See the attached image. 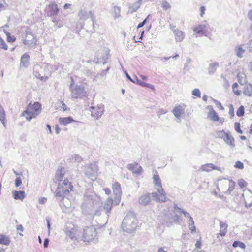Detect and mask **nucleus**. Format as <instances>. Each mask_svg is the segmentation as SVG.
<instances>
[{
    "label": "nucleus",
    "instance_id": "1",
    "mask_svg": "<svg viewBox=\"0 0 252 252\" xmlns=\"http://www.w3.org/2000/svg\"><path fill=\"white\" fill-rule=\"evenodd\" d=\"M137 226V220L135 214L132 212L127 213L124 218L121 227L123 231L131 233L134 231Z\"/></svg>",
    "mask_w": 252,
    "mask_h": 252
},
{
    "label": "nucleus",
    "instance_id": "2",
    "mask_svg": "<svg viewBox=\"0 0 252 252\" xmlns=\"http://www.w3.org/2000/svg\"><path fill=\"white\" fill-rule=\"evenodd\" d=\"M156 174H154L153 183L156 187L157 191L152 193V196L157 201L163 202L166 201L165 192L164 191L161 183V180L157 171H155Z\"/></svg>",
    "mask_w": 252,
    "mask_h": 252
},
{
    "label": "nucleus",
    "instance_id": "3",
    "mask_svg": "<svg viewBox=\"0 0 252 252\" xmlns=\"http://www.w3.org/2000/svg\"><path fill=\"white\" fill-rule=\"evenodd\" d=\"M78 16L80 20L85 21L88 19H90V23H87L86 25V28L87 31H89L92 32H94V20L95 16L93 14L92 11L87 12V11L81 10L78 13Z\"/></svg>",
    "mask_w": 252,
    "mask_h": 252
},
{
    "label": "nucleus",
    "instance_id": "4",
    "mask_svg": "<svg viewBox=\"0 0 252 252\" xmlns=\"http://www.w3.org/2000/svg\"><path fill=\"white\" fill-rule=\"evenodd\" d=\"M97 236L96 230L94 226L86 227L83 229V240L84 242L94 241L97 242L95 239Z\"/></svg>",
    "mask_w": 252,
    "mask_h": 252
},
{
    "label": "nucleus",
    "instance_id": "5",
    "mask_svg": "<svg viewBox=\"0 0 252 252\" xmlns=\"http://www.w3.org/2000/svg\"><path fill=\"white\" fill-rule=\"evenodd\" d=\"M70 88L71 91V95L74 98H81L85 95L86 92L84 88L81 85L71 84Z\"/></svg>",
    "mask_w": 252,
    "mask_h": 252
},
{
    "label": "nucleus",
    "instance_id": "6",
    "mask_svg": "<svg viewBox=\"0 0 252 252\" xmlns=\"http://www.w3.org/2000/svg\"><path fill=\"white\" fill-rule=\"evenodd\" d=\"M97 171V168L95 163H91L86 169L85 176L89 179L94 181L95 179V175Z\"/></svg>",
    "mask_w": 252,
    "mask_h": 252
},
{
    "label": "nucleus",
    "instance_id": "7",
    "mask_svg": "<svg viewBox=\"0 0 252 252\" xmlns=\"http://www.w3.org/2000/svg\"><path fill=\"white\" fill-rule=\"evenodd\" d=\"M69 192L68 188H65L63 186L59 184L54 194L56 197L62 200L64 198L65 195H67Z\"/></svg>",
    "mask_w": 252,
    "mask_h": 252
},
{
    "label": "nucleus",
    "instance_id": "8",
    "mask_svg": "<svg viewBox=\"0 0 252 252\" xmlns=\"http://www.w3.org/2000/svg\"><path fill=\"white\" fill-rule=\"evenodd\" d=\"M113 191L115 195L114 203L115 205H118L121 201L122 190L120 184L116 182L113 185Z\"/></svg>",
    "mask_w": 252,
    "mask_h": 252
},
{
    "label": "nucleus",
    "instance_id": "9",
    "mask_svg": "<svg viewBox=\"0 0 252 252\" xmlns=\"http://www.w3.org/2000/svg\"><path fill=\"white\" fill-rule=\"evenodd\" d=\"M37 40L34 36L29 31L26 32V38L23 41L25 45H28L30 47L35 45Z\"/></svg>",
    "mask_w": 252,
    "mask_h": 252
},
{
    "label": "nucleus",
    "instance_id": "10",
    "mask_svg": "<svg viewBox=\"0 0 252 252\" xmlns=\"http://www.w3.org/2000/svg\"><path fill=\"white\" fill-rule=\"evenodd\" d=\"M43 70V69L40 65L38 64L35 65L33 67V75L36 78L40 79L41 81H45L48 77L42 75Z\"/></svg>",
    "mask_w": 252,
    "mask_h": 252
},
{
    "label": "nucleus",
    "instance_id": "11",
    "mask_svg": "<svg viewBox=\"0 0 252 252\" xmlns=\"http://www.w3.org/2000/svg\"><path fill=\"white\" fill-rule=\"evenodd\" d=\"M45 11L48 16H53L56 15L58 12L59 9L57 7V4L55 3H52L49 4L45 9Z\"/></svg>",
    "mask_w": 252,
    "mask_h": 252
},
{
    "label": "nucleus",
    "instance_id": "12",
    "mask_svg": "<svg viewBox=\"0 0 252 252\" xmlns=\"http://www.w3.org/2000/svg\"><path fill=\"white\" fill-rule=\"evenodd\" d=\"M77 230L73 225L66 226L65 228V232L71 239H74L76 237Z\"/></svg>",
    "mask_w": 252,
    "mask_h": 252
},
{
    "label": "nucleus",
    "instance_id": "13",
    "mask_svg": "<svg viewBox=\"0 0 252 252\" xmlns=\"http://www.w3.org/2000/svg\"><path fill=\"white\" fill-rule=\"evenodd\" d=\"M27 108L33 111L35 115H38L41 111V105L38 102H35L33 104L30 103Z\"/></svg>",
    "mask_w": 252,
    "mask_h": 252
},
{
    "label": "nucleus",
    "instance_id": "14",
    "mask_svg": "<svg viewBox=\"0 0 252 252\" xmlns=\"http://www.w3.org/2000/svg\"><path fill=\"white\" fill-rule=\"evenodd\" d=\"M242 197L245 200V206L247 208L252 206V192L248 190L242 194Z\"/></svg>",
    "mask_w": 252,
    "mask_h": 252
},
{
    "label": "nucleus",
    "instance_id": "15",
    "mask_svg": "<svg viewBox=\"0 0 252 252\" xmlns=\"http://www.w3.org/2000/svg\"><path fill=\"white\" fill-rule=\"evenodd\" d=\"M91 115L93 117H96L97 119H99L104 113V106L102 104H100L96 107L95 112H91Z\"/></svg>",
    "mask_w": 252,
    "mask_h": 252
},
{
    "label": "nucleus",
    "instance_id": "16",
    "mask_svg": "<svg viewBox=\"0 0 252 252\" xmlns=\"http://www.w3.org/2000/svg\"><path fill=\"white\" fill-rule=\"evenodd\" d=\"M221 183L224 185H228L229 188L227 191L225 192L226 194H230L231 192L234 190L235 186V182L233 181L232 180H230L227 181L226 179H224L223 180H221Z\"/></svg>",
    "mask_w": 252,
    "mask_h": 252
},
{
    "label": "nucleus",
    "instance_id": "17",
    "mask_svg": "<svg viewBox=\"0 0 252 252\" xmlns=\"http://www.w3.org/2000/svg\"><path fill=\"white\" fill-rule=\"evenodd\" d=\"M222 132L225 135L224 137H223V138L225 143L231 148H234L235 145L234 144V139L233 137L228 133H225L223 130H222Z\"/></svg>",
    "mask_w": 252,
    "mask_h": 252
},
{
    "label": "nucleus",
    "instance_id": "18",
    "mask_svg": "<svg viewBox=\"0 0 252 252\" xmlns=\"http://www.w3.org/2000/svg\"><path fill=\"white\" fill-rule=\"evenodd\" d=\"M115 205L114 200H112L111 198H108L105 202L103 209L106 214L108 213L111 210L112 206Z\"/></svg>",
    "mask_w": 252,
    "mask_h": 252
},
{
    "label": "nucleus",
    "instance_id": "19",
    "mask_svg": "<svg viewBox=\"0 0 252 252\" xmlns=\"http://www.w3.org/2000/svg\"><path fill=\"white\" fill-rule=\"evenodd\" d=\"M244 46V44H238L234 48L235 53L236 56L239 58H242L243 57V54L246 51Z\"/></svg>",
    "mask_w": 252,
    "mask_h": 252
},
{
    "label": "nucleus",
    "instance_id": "20",
    "mask_svg": "<svg viewBox=\"0 0 252 252\" xmlns=\"http://www.w3.org/2000/svg\"><path fill=\"white\" fill-rule=\"evenodd\" d=\"M228 227V225L220 221V233L217 234V238L219 237V235L221 236H224L226 235L227 232V229Z\"/></svg>",
    "mask_w": 252,
    "mask_h": 252
},
{
    "label": "nucleus",
    "instance_id": "21",
    "mask_svg": "<svg viewBox=\"0 0 252 252\" xmlns=\"http://www.w3.org/2000/svg\"><path fill=\"white\" fill-rule=\"evenodd\" d=\"M29 55L26 53L24 54L21 58V66L27 68L29 65Z\"/></svg>",
    "mask_w": 252,
    "mask_h": 252
},
{
    "label": "nucleus",
    "instance_id": "22",
    "mask_svg": "<svg viewBox=\"0 0 252 252\" xmlns=\"http://www.w3.org/2000/svg\"><path fill=\"white\" fill-rule=\"evenodd\" d=\"M173 33L175 35V40L177 42H181L184 38V32L179 29H174Z\"/></svg>",
    "mask_w": 252,
    "mask_h": 252
},
{
    "label": "nucleus",
    "instance_id": "23",
    "mask_svg": "<svg viewBox=\"0 0 252 252\" xmlns=\"http://www.w3.org/2000/svg\"><path fill=\"white\" fill-rule=\"evenodd\" d=\"M150 200V194L146 193L142 195L139 198V203L140 205L145 206L147 205Z\"/></svg>",
    "mask_w": 252,
    "mask_h": 252
},
{
    "label": "nucleus",
    "instance_id": "24",
    "mask_svg": "<svg viewBox=\"0 0 252 252\" xmlns=\"http://www.w3.org/2000/svg\"><path fill=\"white\" fill-rule=\"evenodd\" d=\"M172 113L176 118L179 119L181 117L182 115L184 113V111L181 106L178 105L174 107L172 111Z\"/></svg>",
    "mask_w": 252,
    "mask_h": 252
},
{
    "label": "nucleus",
    "instance_id": "25",
    "mask_svg": "<svg viewBox=\"0 0 252 252\" xmlns=\"http://www.w3.org/2000/svg\"><path fill=\"white\" fill-rule=\"evenodd\" d=\"M22 115L25 116L26 120L28 121H30L33 118H35L37 116L35 115L33 111H31L28 108L23 112Z\"/></svg>",
    "mask_w": 252,
    "mask_h": 252
},
{
    "label": "nucleus",
    "instance_id": "26",
    "mask_svg": "<svg viewBox=\"0 0 252 252\" xmlns=\"http://www.w3.org/2000/svg\"><path fill=\"white\" fill-rule=\"evenodd\" d=\"M13 197L15 199L22 200L25 197V193L24 191H13Z\"/></svg>",
    "mask_w": 252,
    "mask_h": 252
},
{
    "label": "nucleus",
    "instance_id": "27",
    "mask_svg": "<svg viewBox=\"0 0 252 252\" xmlns=\"http://www.w3.org/2000/svg\"><path fill=\"white\" fill-rule=\"evenodd\" d=\"M217 167L212 163H208L201 166L200 170L202 171L210 172L213 169H216Z\"/></svg>",
    "mask_w": 252,
    "mask_h": 252
},
{
    "label": "nucleus",
    "instance_id": "28",
    "mask_svg": "<svg viewBox=\"0 0 252 252\" xmlns=\"http://www.w3.org/2000/svg\"><path fill=\"white\" fill-rule=\"evenodd\" d=\"M59 122L61 125L65 126L67 124H69L72 122L76 121H74L72 117L69 116L65 118H60L59 119Z\"/></svg>",
    "mask_w": 252,
    "mask_h": 252
},
{
    "label": "nucleus",
    "instance_id": "29",
    "mask_svg": "<svg viewBox=\"0 0 252 252\" xmlns=\"http://www.w3.org/2000/svg\"><path fill=\"white\" fill-rule=\"evenodd\" d=\"M65 173V169L62 168L60 170H57L56 172V179L58 181H61L64 177Z\"/></svg>",
    "mask_w": 252,
    "mask_h": 252
},
{
    "label": "nucleus",
    "instance_id": "30",
    "mask_svg": "<svg viewBox=\"0 0 252 252\" xmlns=\"http://www.w3.org/2000/svg\"><path fill=\"white\" fill-rule=\"evenodd\" d=\"M206 26L204 24H200L194 27L193 31L198 34H204V31L205 30Z\"/></svg>",
    "mask_w": 252,
    "mask_h": 252
},
{
    "label": "nucleus",
    "instance_id": "31",
    "mask_svg": "<svg viewBox=\"0 0 252 252\" xmlns=\"http://www.w3.org/2000/svg\"><path fill=\"white\" fill-rule=\"evenodd\" d=\"M244 94L248 96L252 95V85L249 84L246 85L244 89Z\"/></svg>",
    "mask_w": 252,
    "mask_h": 252
},
{
    "label": "nucleus",
    "instance_id": "32",
    "mask_svg": "<svg viewBox=\"0 0 252 252\" xmlns=\"http://www.w3.org/2000/svg\"><path fill=\"white\" fill-rule=\"evenodd\" d=\"M219 66V63H210L208 68V72L210 74H213L216 71L217 68Z\"/></svg>",
    "mask_w": 252,
    "mask_h": 252
},
{
    "label": "nucleus",
    "instance_id": "33",
    "mask_svg": "<svg viewBox=\"0 0 252 252\" xmlns=\"http://www.w3.org/2000/svg\"><path fill=\"white\" fill-rule=\"evenodd\" d=\"M5 112L2 106L0 104V121L2 122L4 126L5 127Z\"/></svg>",
    "mask_w": 252,
    "mask_h": 252
},
{
    "label": "nucleus",
    "instance_id": "34",
    "mask_svg": "<svg viewBox=\"0 0 252 252\" xmlns=\"http://www.w3.org/2000/svg\"><path fill=\"white\" fill-rule=\"evenodd\" d=\"M135 80L136 81L137 84L141 85V86L147 87L149 88H154V86L148 83H146L140 80H139L137 76H135Z\"/></svg>",
    "mask_w": 252,
    "mask_h": 252
},
{
    "label": "nucleus",
    "instance_id": "35",
    "mask_svg": "<svg viewBox=\"0 0 252 252\" xmlns=\"http://www.w3.org/2000/svg\"><path fill=\"white\" fill-rule=\"evenodd\" d=\"M208 116L213 121H217L219 120V117L217 113L213 110L210 111L208 113Z\"/></svg>",
    "mask_w": 252,
    "mask_h": 252
},
{
    "label": "nucleus",
    "instance_id": "36",
    "mask_svg": "<svg viewBox=\"0 0 252 252\" xmlns=\"http://www.w3.org/2000/svg\"><path fill=\"white\" fill-rule=\"evenodd\" d=\"M121 8L119 6H115L113 8V16L114 19L118 18L121 16Z\"/></svg>",
    "mask_w": 252,
    "mask_h": 252
},
{
    "label": "nucleus",
    "instance_id": "37",
    "mask_svg": "<svg viewBox=\"0 0 252 252\" xmlns=\"http://www.w3.org/2000/svg\"><path fill=\"white\" fill-rule=\"evenodd\" d=\"M10 241L9 238L4 235H0V244L8 245Z\"/></svg>",
    "mask_w": 252,
    "mask_h": 252
},
{
    "label": "nucleus",
    "instance_id": "38",
    "mask_svg": "<svg viewBox=\"0 0 252 252\" xmlns=\"http://www.w3.org/2000/svg\"><path fill=\"white\" fill-rule=\"evenodd\" d=\"M140 5L141 0H139L130 6L129 8L131 10V12H136L139 8Z\"/></svg>",
    "mask_w": 252,
    "mask_h": 252
},
{
    "label": "nucleus",
    "instance_id": "39",
    "mask_svg": "<svg viewBox=\"0 0 252 252\" xmlns=\"http://www.w3.org/2000/svg\"><path fill=\"white\" fill-rule=\"evenodd\" d=\"M61 185L63 186L65 188H68L69 190V191L72 190L73 188L71 183L68 181V179L64 180L63 183Z\"/></svg>",
    "mask_w": 252,
    "mask_h": 252
},
{
    "label": "nucleus",
    "instance_id": "40",
    "mask_svg": "<svg viewBox=\"0 0 252 252\" xmlns=\"http://www.w3.org/2000/svg\"><path fill=\"white\" fill-rule=\"evenodd\" d=\"M232 246L234 248H236L237 247H239L242 249H245V248H246V245L244 243H243V242H240V241H234L232 244Z\"/></svg>",
    "mask_w": 252,
    "mask_h": 252
},
{
    "label": "nucleus",
    "instance_id": "41",
    "mask_svg": "<svg viewBox=\"0 0 252 252\" xmlns=\"http://www.w3.org/2000/svg\"><path fill=\"white\" fill-rule=\"evenodd\" d=\"M245 108L242 105L240 106L236 112V115L239 116H243L244 114Z\"/></svg>",
    "mask_w": 252,
    "mask_h": 252
},
{
    "label": "nucleus",
    "instance_id": "42",
    "mask_svg": "<svg viewBox=\"0 0 252 252\" xmlns=\"http://www.w3.org/2000/svg\"><path fill=\"white\" fill-rule=\"evenodd\" d=\"M0 48L7 50L8 46L4 40L0 36Z\"/></svg>",
    "mask_w": 252,
    "mask_h": 252
},
{
    "label": "nucleus",
    "instance_id": "43",
    "mask_svg": "<svg viewBox=\"0 0 252 252\" xmlns=\"http://www.w3.org/2000/svg\"><path fill=\"white\" fill-rule=\"evenodd\" d=\"M5 33L7 35V39L8 42H13L14 41H15L16 38L14 36H11L10 34L8 32H5Z\"/></svg>",
    "mask_w": 252,
    "mask_h": 252
},
{
    "label": "nucleus",
    "instance_id": "44",
    "mask_svg": "<svg viewBox=\"0 0 252 252\" xmlns=\"http://www.w3.org/2000/svg\"><path fill=\"white\" fill-rule=\"evenodd\" d=\"M235 129L239 133L242 134L243 133L242 130L240 128V125L238 122H235L234 124Z\"/></svg>",
    "mask_w": 252,
    "mask_h": 252
},
{
    "label": "nucleus",
    "instance_id": "45",
    "mask_svg": "<svg viewBox=\"0 0 252 252\" xmlns=\"http://www.w3.org/2000/svg\"><path fill=\"white\" fill-rule=\"evenodd\" d=\"M238 184L241 188L245 187L247 185V182L243 179H239Z\"/></svg>",
    "mask_w": 252,
    "mask_h": 252
},
{
    "label": "nucleus",
    "instance_id": "46",
    "mask_svg": "<svg viewBox=\"0 0 252 252\" xmlns=\"http://www.w3.org/2000/svg\"><path fill=\"white\" fill-rule=\"evenodd\" d=\"M137 165L138 163L136 162H135L133 164H128L127 165V168L128 170L133 171L134 169L137 167Z\"/></svg>",
    "mask_w": 252,
    "mask_h": 252
},
{
    "label": "nucleus",
    "instance_id": "47",
    "mask_svg": "<svg viewBox=\"0 0 252 252\" xmlns=\"http://www.w3.org/2000/svg\"><path fill=\"white\" fill-rule=\"evenodd\" d=\"M192 94L198 97H200L201 96L200 90L197 88L194 89L192 90Z\"/></svg>",
    "mask_w": 252,
    "mask_h": 252
},
{
    "label": "nucleus",
    "instance_id": "48",
    "mask_svg": "<svg viewBox=\"0 0 252 252\" xmlns=\"http://www.w3.org/2000/svg\"><path fill=\"white\" fill-rule=\"evenodd\" d=\"M229 108V114L231 116V118H232L234 116V110L233 106L232 104H229L228 106Z\"/></svg>",
    "mask_w": 252,
    "mask_h": 252
},
{
    "label": "nucleus",
    "instance_id": "49",
    "mask_svg": "<svg viewBox=\"0 0 252 252\" xmlns=\"http://www.w3.org/2000/svg\"><path fill=\"white\" fill-rule=\"evenodd\" d=\"M162 7L164 9L167 10L171 7L170 4L165 0H162Z\"/></svg>",
    "mask_w": 252,
    "mask_h": 252
},
{
    "label": "nucleus",
    "instance_id": "50",
    "mask_svg": "<svg viewBox=\"0 0 252 252\" xmlns=\"http://www.w3.org/2000/svg\"><path fill=\"white\" fill-rule=\"evenodd\" d=\"M234 167L236 168H238L240 169H242L244 168V164L243 163L240 161H237L234 165Z\"/></svg>",
    "mask_w": 252,
    "mask_h": 252
},
{
    "label": "nucleus",
    "instance_id": "51",
    "mask_svg": "<svg viewBox=\"0 0 252 252\" xmlns=\"http://www.w3.org/2000/svg\"><path fill=\"white\" fill-rule=\"evenodd\" d=\"M212 100L216 104V106L218 108H219L220 110L224 109V108H223V106L221 105V104L220 103V102H219L218 100H215V99H214L213 98H212Z\"/></svg>",
    "mask_w": 252,
    "mask_h": 252
},
{
    "label": "nucleus",
    "instance_id": "52",
    "mask_svg": "<svg viewBox=\"0 0 252 252\" xmlns=\"http://www.w3.org/2000/svg\"><path fill=\"white\" fill-rule=\"evenodd\" d=\"M247 47L249 51L252 53V39L249 41L247 44Z\"/></svg>",
    "mask_w": 252,
    "mask_h": 252
},
{
    "label": "nucleus",
    "instance_id": "53",
    "mask_svg": "<svg viewBox=\"0 0 252 252\" xmlns=\"http://www.w3.org/2000/svg\"><path fill=\"white\" fill-rule=\"evenodd\" d=\"M125 74L126 75V78L129 80H130V81H131L132 82L134 83H137L136 82V81L135 80V76H134L133 77V79L131 78V77L129 75V74H128L127 72H125Z\"/></svg>",
    "mask_w": 252,
    "mask_h": 252
},
{
    "label": "nucleus",
    "instance_id": "54",
    "mask_svg": "<svg viewBox=\"0 0 252 252\" xmlns=\"http://www.w3.org/2000/svg\"><path fill=\"white\" fill-rule=\"evenodd\" d=\"M73 157H74L75 160L76 161H77V162H80L82 160V157L78 154L74 155Z\"/></svg>",
    "mask_w": 252,
    "mask_h": 252
},
{
    "label": "nucleus",
    "instance_id": "55",
    "mask_svg": "<svg viewBox=\"0 0 252 252\" xmlns=\"http://www.w3.org/2000/svg\"><path fill=\"white\" fill-rule=\"evenodd\" d=\"M22 184V180L20 177H17L15 181L16 187H19Z\"/></svg>",
    "mask_w": 252,
    "mask_h": 252
},
{
    "label": "nucleus",
    "instance_id": "56",
    "mask_svg": "<svg viewBox=\"0 0 252 252\" xmlns=\"http://www.w3.org/2000/svg\"><path fill=\"white\" fill-rule=\"evenodd\" d=\"M142 170L141 166H139L136 170L133 171V173L139 175L142 172Z\"/></svg>",
    "mask_w": 252,
    "mask_h": 252
},
{
    "label": "nucleus",
    "instance_id": "57",
    "mask_svg": "<svg viewBox=\"0 0 252 252\" xmlns=\"http://www.w3.org/2000/svg\"><path fill=\"white\" fill-rule=\"evenodd\" d=\"M191 59L189 57H188L186 58V63L185 64V66L184 68V70L186 69V68L188 67V64L190 63L191 62Z\"/></svg>",
    "mask_w": 252,
    "mask_h": 252
},
{
    "label": "nucleus",
    "instance_id": "58",
    "mask_svg": "<svg viewBox=\"0 0 252 252\" xmlns=\"http://www.w3.org/2000/svg\"><path fill=\"white\" fill-rule=\"evenodd\" d=\"M205 10V8L204 6H202L200 7V15L201 17H203V15L204 14Z\"/></svg>",
    "mask_w": 252,
    "mask_h": 252
},
{
    "label": "nucleus",
    "instance_id": "59",
    "mask_svg": "<svg viewBox=\"0 0 252 252\" xmlns=\"http://www.w3.org/2000/svg\"><path fill=\"white\" fill-rule=\"evenodd\" d=\"M47 200V198L45 197H41L39 199V203L41 204H44V203H45L46 202Z\"/></svg>",
    "mask_w": 252,
    "mask_h": 252
},
{
    "label": "nucleus",
    "instance_id": "60",
    "mask_svg": "<svg viewBox=\"0 0 252 252\" xmlns=\"http://www.w3.org/2000/svg\"><path fill=\"white\" fill-rule=\"evenodd\" d=\"M181 212L184 214V215L186 217H187L189 219H190V217H191L189 213H188V212H187L186 211H185L184 210H181Z\"/></svg>",
    "mask_w": 252,
    "mask_h": 252
},
{
    "label": "nucleus",
    "instance_id": "61",
    "mask_svg": "<svg viewBox=\"0 0 252 252\" xmlns=\"http://www.w3.org/2000/svg\"><path fill=\"white\" fill-rule=\"evenodd\" d=\"M61 108L63 110V111H65L67 110L66 105L63 103V102H61Z\"/></svg>",
    "mask_w": 252,
    "mask_h": 252
},
{
    "label": "nucleus",
    "instance_id": "62",
    "mask_svg": "<svg viewBox=\"0 0 252 252\" xmlns=\"http://www.w3.org/2000/svg\"><path fill=\"white\" fill-rule=\"evenodd\" d=\"M195 245L196 248H200L201 246V242L200 240H198Z\"/></svg>",
    "mask_w": 252,
    "mask_h": 252
},
{
    "label": "nucleus",
    "instance_id": "63",
    "mask_svg": "<svg viewBox=\"0 0 252 252\" xmlns=\"http://www.w3.org/2000/svg\"><path fill=\"white\" fill-rule=\"evenodd\" d=\"M48 244H49V240L48 238H46L44 240L43 246L45 248H47L48 246Z\"/></svg>",
    "mask_w": 252,
    "mask_h": 252
},
{
    "label": "nucleus",
    "instance_id": "64",
    "mask_svg": "<svg viewBox=\"0 0 252 252\" xmlns=\"http://www.w3.org/2000/svg\"><path fill=\"white\" fill-rule=\"evenodd\" d=\"M248 17L250 20L252 21V9L249 11L248 13Z\"/></svg>",
    "mask_w": 252,
    "mask_h": 252
}]
</instances>
